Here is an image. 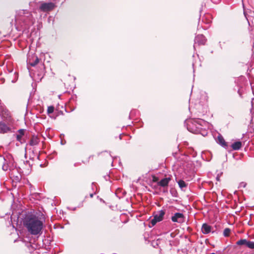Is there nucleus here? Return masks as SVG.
<instances>
[{
	"label": "nucleus",
	"instance_id": "nucleus-1",
	"mask_svg": "<svg viewBox=\"0 0 254 254\" xmlns=\"http://www.w3.org/2000/svg\"><path fill=\"white\" fill-rule=\"evenodd\" d=\"M23 226L32 235L42 234L44 223L39 217L33 214H27L23 219Z\"/></svg>",
	"mask_w": 254,
	"mask_h": 254
},
{
	"label": "nucleus",
	"instance_id": "nucleus-2",
	"mask_svg": "<svg viewBox=\"0 0 254 254\" xmlns=\"http://www.w3.org/2000/svg\"><path fill=\"white\" fill-rule=\"evenodd\" d=\"M176 171L178 173L182 174L184 178L185 176H190L192 173L193 164L190 157L185 153L176 152Z\"/></svg>",
	"mask_w": 254,
	"mask_h": 254
},
{
	"label": "nucleus",
	"instance_id": "nucleus-3",
	"mask_svg": "<svg viewBox=\"0 0 254 254\" xmlns=\"http://www.w3.org/2000/svg\"><path fill=\"white\" fill-rule=\"evenodd\" d=\"M188 130L193 133L200 134L205 136L208 134V124L201 119H189L185 121Z\"/></svg>",
	"mask_w": 254,
	"mask_h": 254
},
{
	"label": "nucleus",
	"instance_id": "nucleus-4",
	"mask_svg": "<svg viewBox=\"0 0 254 254\" xmlns=\"http://www.w3.org/2000/svg\"><path fill=\"white\" fill-rule=\"evenodd\" d=\"M165 215L163 210H160L154 215L153 218L151 220V227L154 226L157 222L161 221Z\"/></svg>",
	"mask_w": 254,
	"mask_h": 254
},
{
	"label": "nucleus",
	"instance_id": "nucleus-5",
	"mask_svg": "<svg viewBox=\"0 0 254 254\" xmlns=\"http://www.w3.org/2000/svg\"><path fill=\"white\" fill-rule=\"evenodd\" d=\"M206 42L205 37L202 34L195 36L194 40L193 48L195 49L197 46L204 45Z\"/></svg>",
	"mask_w": 254,
	"mask_h": 254
},
{
	"label": "nucleus",
	"instance_id": "nucleus-6",
	"mask_svg": "<svg viewBox=\"0 0 254 254\" xmlns=\"http://www.w3.org/2000/svg\"><path fill=\"white\" fill-rule=\"evenodd\" d=\"M55 7V4L53 2H43L41 3L40 9L42 11L47 12L52 10Z\"/></svg>",
	"mask_w": 254,
	"mask_h": 254
},
{
	"label": "nucleus",
	"instance_id": "nucleus-7",
	"mask_svg": "<svg viewBox=\"0 0 254 254\" xmlns=\"http://www.w3.org/2000/svg\"><path fill=\"white\" fill-rule=\"evenodd\" d=\"M238 246L245 245L248 248L254 249V242L250 241L246 239H241L236 243Z\"/></svg>",
	"mask_w": 254,
	"mask_h": 254
},
{
	"label": "nucleus",
	"instance_id": "nucleus-8",
	"mask_svg": "<svg viewBox=\"0 0 254 254\" xmlns=\"http://www.w3.org/2000/svg\"><path fill=\"white\" fill-rule=\"evenodd\" d=\"M212 227L207 223H203L201 226V232L203 234L206 235L210 232L214 233L212 231Z\"/></svg>",
	"mask_w": 254,
	"mask_h": 254
},
{
	"label": "nucleus",
	"instance_id": "nucleus-9",
	"mask_svg": "<svg viewBox=\"0 0 254 254\" xmlns=\"http://www.w3.org/2000/svg\"><path fill=\"white\" fill-rule=\"evenodd\" d=\"M28 63L32 66L36 65L39 63L38 58L35 55H33L32 57H29L28 58Z\"/></svg>",
	"mask_w": 254,
	"mask_h": 254
},
{
	"label": "nucleus",
	"instance_id": "nucleus-10",
	"mask_svg": "<svg viewBox=\"0 0 254 254\" xmlns=\"http://www.w3.org/2000/svg\"><path fill=\"white\" fill-rule=\"evenodd\" d=\"M10 128L4 123H0V133H4L10 131Z\"/></svg>",
	"mask_w": 254,
	"mask_h": 254
},
{
	"label": "nucleus",
	"instance_id": "nucleus-11",
	"mask_svg": "<svg viewBox=\"0 0 254 254\" xmlns=\"http://www.w3.org/2000/svg\"><path fill=\"white\" fill-rule=\"evenodd\" d=\"M185 221V218L182 213L176 212V222L182 223Z\"/></svg>",
	"mask_w": 254,
	"mask_h": 254
},
{
	"label": "nucleus",
	"instance_id": "nucleus-12",
	"mask_svg": "<svg viewBox=\"0 0 254 254\" xmlns=\"http://www.w3.org/2000/svg\"><path fill=\"white\" fill-rule=\"evenodd\" d=\"M39 138L37 136L33 135L30 140L29 144L31 146H34L37 145L39 143Z\"/></svg>",
	"mask_w": 254,
	"mask_h": 254
},
{
	"label": "nucleus",
	"instance_id": "nucleus-13",
	"mask_svg": "<svg viewBox=\"0 0 254 254\" xmlns=\"http://www.w3.org/2000/svg\"><path fill=\"white\" fill-rule=\"evenodd\" d=\"M211 15L208 14L204 15L202 18V21L207 24H209L211 22Z\"/></svg>",
	"mask_w": 254,
	"mask_h": 254
},
{
	"label": "nucleus",
	"instance_id": "nucleus-14",
	"mask_svg": "<svg viewBox=\"0 0 254 254\" xmlns=\"http://www.w3.org/2000/svg\"><path fill=\"white\" fill-rule=\"evenodd\" d=\"M24 166L26 167H23L22 169V172L24 175H28L31 172V167L29 164H25Z\"/></svg>",
	"mask_w": 254,
	"mask_h": 254
},
{
	"label": "nucleus",
	"instance_id": "nucleus-15",
	"mask_svg": "<svg viewBox=\"0 0 254 254\" xmlns=\"http://www.w3.org/2000/svg\"><path fill=\"white\" fill-rule=\"evenodd\" d=\"M25 130L23 129H20L18 130V133L16 134V139L17 141L21 143V139L22 136L24 135Z\"/></svg>",
	"mask_w": 254,
	"mask_h": 254
},
{
	"label": "nucleus",
	"instance_id": "nucleus-16",
	"mask_svg": "<svg viewBox=\"0 0 254 254\" xmlns=\"http://www.w3.org/2000/svg\"><path fill=\"white\" fill-rule=\"evenodd\" d=\"M178 185H179L180 188L182 190H186V188H187V186H188V184L186 183L184 181L182 180H180L178 182Z\"/></svg>",
	"mask_w": 254,
	"mask_h": 254
},
{
	"label": "nucleus",
	"instance_id": "nucleus-17",
	"mask_svg": "<svg viewBox=\"0 0 254 254\" xmlns=\"http://www.w3.org/2000/svg\"><path fill=\"white\" fill-rule=\"evenodd\" d=\"M242 147V142L241 141H236L231 145V147L234 150H238Z\"/></svg>",
	"mask_w": 254,
	"mask_h": 254
},
{
	"label": "nucleus",
	"instance_id": "nucleus-18",
	"mask_svg": "<svg viewBox=\"0 0 254 254\" xmlns=\"http://www.w3.org/2000/svg\"><path fill=\"white\" fill-rule=\"evenodd\" d=\"M218 142L223 147L226 148L227 146V143L225 142L224 139L221 135L218 136Z\"/></svg>",
	"mask_w": 254,
	"mask_h": 254
},
{
	"label": "nucleus",
	"instance_id": "nucleus-19",
	"mask_svg": "<svg viewBox=\"0 0 254 254\" xmlns=\"http://www.w3.org/2000/svg\"><path fill=\"white\" fill-rule=\"evenodd\" d=\"M169 182V179L168 178H165L162 180H161L159 182V185L162 187H165L167 186Z\"/></svg>",
	"mask_w": 254,
	"mask_h": 254
},
{
	"label": "nucleus",
	"instance_id": "nucleus-20",
	"mask_svg": "<svg viewBox=\"0 0 254 254\" xmlns=\"http://www.w3.org/2000/svg\"><path fill=\"white\" fill-rule=\"evenodd\" d=\"M4 160V162L2 165V170L4 171H7L8 169V161L6 160L5 158H3Z\"/></svg>",
	"mask_w": 254,
	"mask_h": 254
},
{
	"label": "nucleus",
	"instance_id": "nucleus-21",
	"mask_svg": "<svg viewBox=\"0 0 254 254\" xmlns=\"http://www.w3.org/2000/svg\"><path fill=\"white\" fill-rule=\"evenodd\" d=\"M230 232H231V230L229 228H225L223 231L224 236H225V237L229 236Z\"/></svg>",
	"mask_w": 254,
	"mask_h": 254
},
{
	"label": "nucleus",
	"instance_id": "nucleus-22",
	"mask_svg": "<svg viewBox=\"0 0 254 254\" xmlns=\"http://www.w3.org/2000/svg\"><path fill=\"white\" fill-rule=\"evenodd\" d=\"M54 111V107L52 106L48 107L47 113L48 114H52Z\"/></svg>",
	"mask_w": 254,
	"mask_h": 254
},
{
	"label": "nucleus",
	"instance_id": "nucleus-23",
	"mask_svg": "<svg viewBox=\"0 0 254 254\" xmlns=\"http://www.w3.org/2000/svg\"><path fill=\"white\" fill-rule=\"evenodd\" d=\"M212 2L214 3H217L219 2L220 0H211Z\"/></svg>",
	"mask_w": 254,
	"mask_h": 254
},
{
	"label": "nucleus",
	"instance_id": "nucleus-24",
	"mask_svg": "<svg viewBox=\"0 0 254 254\" xmlns=\"http://www.w3.org/2000/svg\"><path fill=\"white\" fill-rule=\"evenodd\" d=\"M171 219H172L173 222H175V215L172 216Z\"/></svg>",
	"mask_w": 254,
	"mask_h": 254
},
{
	"label": "nucleus",
	"instance_id": "nucleus-25",
	"mask_svg": "<svg viewBox=\"0 0 254 254\" xmlns=\"http://www.w3.org/2000/svg\"><path fill=\"white\" fill-rule=\"evenodd\" d=\"M178 149L179 150V151H181V145H179L178 146Z\"/></svg>",
	"mask_w": 254,
	"mask_h": 254
},
{
	"label": "nucleus",
	"instance_id": "nucleus-26",
	"mask_svg": "<svg viewBox=\"0 0 254 254\" xmlns=\"http://www.w3.org/2000/svg\"><path fill=\"white\" fill-rule=\"evenodd\" d=\"M216 179H217V181H219V177H217V178H216Z\"/></svg>",
	"mask_w": 254,
	"mask_h": 254
},
{
	"label": "nucleus",
	"instance_id": "nucleus-27",
	"mask_svg": "<svg viewBox=\"0 0 254 254\" xmlns=\"http://www.w3.org/2000/svg\"><path fill=\"white\" fill-rule=\"evenodd\" d=\"M177 230H178V229H176V230H175L176 233H177Z\"/></svg>",
	"mask_w": 254,
	"mask_h": 254
},
{
	"label": "nucleus",
	"instance_id": "nucleus-28",
	"mask_svg": "<svg viewBox=\"0 0 254 254\" xmlns=\"http://www.w3.org/2000/svg\"><path fill=\"white\" fill-rule=\"evenodd\" d=\"M215 254V253H211V254Z\"/></svg>",
	"mask_w": 254,
	"mask_h": 254
}]
</instances>
